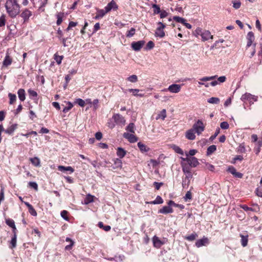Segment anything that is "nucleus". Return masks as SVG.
Segmentation results:
<instances>
[{
	"mask_svg": "<svg viewBox=\"0 0 262 262\" xmlns=\"http://www.w3.org/2000/svg\"><path fill=\"white\" fill-rule=\"evenodd\" d=\"M5 8L9 16L15 18L20 12V6L16 0H6Z\"/></svg>",
	"mask_w": 262,
	"mask_h": 262,
	"instance_id": "1",
	"label": "nucleus"
},
{
	"mask_svg": "<svg viewBox=\"0 0 262 262\" xmlns=\"http://www.w3.org/2000/svg\"><path fill=\"white\" fill-rule=\"evenodd\" d=\"M241 100L244 102L246 101H248L249 104L251 105L253 104L254 102L257 101L258 97L257 96L252 95L250 93H246L241 96Z\"/></svg>",
	"mask_w": 262,
	"mask_h": 262,
	"instance_id": "2",
	"label": "nucleus"
},
{
	"mask_svg": "<svg viewBox=\"0 0 262 262\" xmlns=\"http://www.w3.org/2000/svg\"><path fill=\"white\" fill-rule=\"evenodd\" d=\"M192 129L198 135H200L205 129L203 122L198 120L192 126Z\"/></svg>",
	"mask_w": 262,
	"mask_h": 262,
	"instance_id": "3",
	"label": "nucleus"
},
{
	"mask_svg": "<svg viewBox=\"0 0 262 262\" xmlns=\"http://www.w3.org/2000/svg\"><path fill=\"white\" fill-rule=\"evenodd\" d=\"M32 15V12L28 9H25L21 11L20 16L23 19L24 23L29 21V18Z\"/></svg>",
	"mask_w": 262,
	"mask_h": 262,
	"instance_id": "4",
	"label": "nucleus"
},
{
	"mask_svg": "<svg viewBox=\"0 0 262 262\" xmlns=\"http://www.w3.org/2000/svg\"><path fill=\"white\" fill-rule=\"evenodd\" d=\"M153 245L154 247L159 249L161 248V247L165 244V239L164 238L162 240H161L158 236L155 235L152 239Z\"/></svg>",
	"mask_w": 262,
	"mask_h": 262,
	"instance_id": "5",
	"label": "nucleus"
},
{
	"mask_svg": "<svg viewBox=\"0 0 262 262\" xmlns=\"http://www.w3.org/2000/svg\"><path fill=\"white\" fill-rule=\"evenodd\" d=\"M145 41L144 40H139L138 41H133L131 43L132 49L135 51H139L144 45Z\"/></svg>",
	"mask_w": 262,
	"mask_h": 262,
	"instance_id": "6",
	"label": "nucleus"
},
{
	"mask_svg": "<svg viewBox=\"0 0 262 262\" xmlns=\"http://www.w3.org/2000/svg\"><path fill=\"white\" fill-rule=\"evenodd\" d=\"M112 119L114 122L118 125H124L125 124V120L124 117L119 114L113 115Z\"/></svg>",
	"mask_w": 262,
	"mask_h": 262,
	"instance_id": "7",
	"label": "nucleus"
},
{
	"mask_svg": "<svg viewBox=\"0 0 262 262\" xmlns=\"http://www.w3.org/2000/svg\"><path fill=\"white\" fill-rule=\"evenodd\" d=\"M185 177L182 180V186L184 188H187L190 182L191 179L192 178V173H185Z\"/></svg>",
	"mask_w": 262,
	"mask_h": 262,
	"instance_id": "8",
	"label": "nucleus"
},
{
	"mask_svg": "<svg viewBox=\"0 0 262 262\" xmlns=\"http://www.w3.org/2000/svg\"><path fill=\"white\" fill-rule=\"evenodd\" d=\"M106 10V12H110L112 10H117L118 9V6L114 0H112L107 5L104 7Z\"/></svg>",
	"mask_w": 262,
	"mask_h": 262,
	"instance_id": "9",
	"label": "nucleus"
},
{
	"mask_svg": "<svg viewBox=\"0 0 262 262\" xmlns=\"http://www.w3.org/2000/svg\"><path fill=\"white\" fill-rule=\"evenodd\" d=\"M123 136L124 138L127 139L130 143H135L138 140V138L134 135L128 133H124Z\"/></svg>",
	"mask_w": 262,
	"mask_h": 262,
	"instance_id": "10",
	"label": "nucleus"
},
{
	"mask_svg": "<svg viewBox=\"0 0 262 262\" xmlns=\"http://www.w3.org/2000/svg\"><path fill=\"white\" fill-rule=\"evenodd\" d=\"M246 38L247 39V43L246 47L249 48L250 46H252V43L255 39L254 33L252 31L249 32L247 34Z\"/></svg>",
	"mask_w": 262,
	"mask_h": 262,
	"instance_id": "11",
	"label": "nucleus"
},
{
	"mask_svg": "<svg viewBox=\"0 0 262 262\" xmlns=\"http://www.w3.org/2000/svg\"><path fill=\"white\" fill-rule=\"evenodd\" d=\"M187 164L192 167H196L199 165V162L196 158L194 157H190L188 158Z\"/></svg>",
	"mask_w": 262,
	"mask_h": 262,
	"instance_id": "12",
	"label": "nucleus"
},
{
	"mask_svg": "<svg viewBox=\"0 0 262 262\" xmlns=\"http://www.w3.org/2000/svg\"><path fill=\"white\" fill-rule=\"evenodd\" d=\"M168 90L171 93H177L181 90V85L177 84H172L168 86Z\"/></svg>",
	"mask_w": 262,
	"mask_h": 262,
	"instance_id": "13",
	"label": "nucleus"
},
{
	"mask_svg": "<svg viewBox=\"0 0 262 262\" xmlns=\"http://www.w3.org/2000/svg\"><path fill=\"white\" fill-rule=\"evenodd\" d=\"M209 244V240L208 238L204 237L202 239H200L196 241L195 242V246L198 247H201L203 246H205Z\"/></svg>",
	"mask_w": 262,
	"mask_h": 262,
	"instance_id": "14",
	"label": "nucleus"
},
{
	"mask_svg": "<svg viewBox=\"0 0 262 262\" xmlns=\"http://www.w3.org/2000/svg\"><path fill=\"white\" fill-rule=\"evenodd\" d=\"M127 91L132 93L133 95L134 96L139 97H143L144 96V93H139L140 92H143V90H139V89H129L127 90Z\"/></svg>",
	"mask_w": 262,
	"mask_h": 262,
	"instance_id": "15",
	"label": "nucleus"
},
{
	"mask_svg": "<svg viewBox=\"0 0 262 262\" xmlns=\"http://www.w3.org/2000/svg\"><path fill=\"white\" fill-rule=\"evenodd\" d=\"M97 13L94 18L95 19H99L102 18L108 12H106V10L104 9H99L97 8Z\"/></svg>",
	"mask_w": 262,
	"mask_h": 262,
	"instance_id": "16",
	"label": "nucleus"
},
{
	"mask_svg": "<svg viewBox=\"0 0 262 262\" xmlns=\"http://www.w3.org/2000/svg\"><path fill=\"white\" fill-rule=\"evenodd\" d=\"M173 212V209L169 206H163L161 209H159L158 210L159 213H162V214H168V213H171Z\"/></svg>",
	"mask_w": 262,
	"mask_h": 262,
	"instance_id": "17",
	"label": "nucleus"
},
{
	"mask_svg": "<svg viewBox=\"0 0 262 262\" xmlns=\"http://www.w3.org/2000/svg\"><path fill=\"white\" fill-rule=\"evenodd\" d=\"M181 165L182 168V171L184 174L192 173L191 171V167L189 165L185 162H181Z\"/></svg>",
	"mask_w": 262,
	"mask_h": 262,
	"instance_id": "18",
	"label": "nucleus"
},
{
	"mask_svg": "<svg viewBox=\"0 0 262 262\" xmlns=\"http://www.w3.org/2000/svg\"><path fill=\"white\" fill-rule=\"evenodd\" d=\"M195 133H196L192 128L188 130L186 133V138L190 140H193L195 139Z\"/></svg>",
	"mask_w": 262,
	"mask_h": 262,
	"instance_id": "19",
	"label": "nucleus"
},
{
	"mask_svg": "<svg viewBox=\"0 0 262 262\" xmlns=\"http://www.w3.org/2000/svg\"><path fill=\"white\" fill-rule=\"evenodd\" d=\"M17 126L18 125L16 123L13 124L5 129V132L7 134L12 135L17 128Z\"/></svg>",
	"mask_w": 262,
	"mask_h": 262,
	"instance_id": "20",
	"label": "nucleus"
},
{
	"mask_svg": "<svg viewBox=\"0 0 262 262\" xmlns=\"http://www.w3.org/2000/svg\"><path fill=\"white\" fill-rule=\"evenodd\" d=\"M202 39L203 41L208 40L210 38H212L213 36L211 35L210 31L207 30H204L202 34Z\"/></svg>",
	"mask_w": 262,
	"mask_h": 262,
	"instance_id": "21",
	"label": "nucleus"
},
{
	"mask_svg": "<svg viewBox=\"0 0 262 262\" xmlns=\"http://www.w3.org/2000/svg\"><path fill=\"white\" fill-rule=\"evenodd\" d=\"M12 58L10 56L9 53H7L6 56L4 58V60H3V66L8 67L12 63Z\"/></svg>",
	"mask_w": 262,
	"mask_h": 262,
	"instance_id": "22",
	"label": "nucleus"
},
{
	"mask_svg": "<svg viewBox=\"0 0 262 262\" xmlns=\"http://www.w3.org/2000/svg\"><path fill=\"white\" fill-rule=\"evenodd\" d=\"M24 204L28 207L29 213L34 216L37 215V212L33 207L28 202H24Z\"/></svg>",
	"mask_w": 262,
	"mask_h": 262,
	"instance_id": "23",
	"label": "nucleus"
},
{
	"mask_svg": "<svg viewBox=\"0 0 262 262\" xmlns=\"http://www.w3.org/2000/svg\"><path fill=\"white\" fill-rule=\"evenodd\" d=\"M138 147H139L140 150L142 152H146L149 150L150 148L146 146L144 144L142 143L141 142H139L137 144Z\"/></svg>",
	"mask_w": 262,
	"mask_h": 262,
	"instance_id": "24",
	"label": "nucleus"
},
{
	"mask_svg": "<svg viewBox=\"0 0 262 262\" xmlns=\"http://www.w3.org/2000/svg\"><path fill=\"white\" fill-rule=\"evenodd\" d=\"M17 94L19 100L21 101H25L26 99V93L25 91L23 89H20L17 91Z\"/></svg>",
	"mask_w": 262,
	"mask_h": 262,
	"instance_id": "25",
	"label": "nucleus"
},
{
	"mask_svg": "<svg viewBox=\"0 0 262 262\" xmlns=\"http://www.w3.org/2000/svg\"><path fill=\"white\" fill-rule=\"evenodd\" d=\"M126 154V151L122 147H118L117 149V155L119 159L123 158Z\"/></svg>",
	"mask_w": 262,
	"mask_h": 262,
	"instance_id": "26",
	"label": "nucleus"
},
{
	"mask_svg": "<svg viewBox=\"0 0 262 262\" xmlns=\"http://www.w3.org/2000/svg\"><path fill=\"white\" fill-rule=\"evenodd\" d=\"M58 169L60 171H69L70 173H72L74 171V168H73L71 166H59L58 167Z\"/></svg>",
	"mask_w": 262,
	"mask_h": 262,
	"instance_id": "27",
	"label": "nucleus"
},
{
	"mask_svg": "<svg viewBox=\"0 0 262 262\" xmlns=\"http://www.w3.org/2000/svg\"><path fill=\"white\" fill-rule=\"evenodd\" d=\"M165 34L164 31V29H161L160 28H157L155 32V36L159 37L160 38H163L165 36Z\"/></svg>",
	"mask_w": 262,
	"mask_h": 262,
	"instance_id": "28",
	"label": "nucleus"
},
{
	"mask_svg": "<svg viewBox=\"0 0 262 262\" xmlns=\"http://www.w3.org/2000/svg\"><path fill=\"white\" fill-rule=\"evenodd\" d=\"M114 166H113L114 169H116V168L122 167V162L121 160H120V159H119V158L115 159L114 160Z\"/></svg>",
	"mask_w": 262,
	"mask_h": 262,
	"instance_id": "29",
	"label": "nucleus"
},
{
	"mask_svg": "<svg viewBox=\"0 0 262 262\" xmlns=\"http://www.w3.org/2000/svg\"><path fill=\"white\" fill-rule=\"evenodd\" d=\"M31 163L35 166H39L40 165V161L38 158L34 157L30 159Z\"/></svg>",
	"mask_w": 262,
	"mask_h": 262,
	"instance_id": "30",
	"label": "nucleus"
},
{
	"mask_svg": "<svg viewBox=\"0 0 262 262\" xmlns=\"http://www.w3.org/2000/svg\"><path fill=\"white\" fill-rule=\"evenodd\" d=\"M163 203V200L162 199V198L160 196L158 195L154 201L148 202V203L150 204H155H155H162Z\"/></svg>",
	"mask_w": 262,
	"mask_h": 262,
	"instance_id": "31",
	"label": "nucleus"
},
{
	"mask_svg": "<svg viewBox=\"0 0 262 262\" xmlns=\"http://www.w3.org/2000/svg\"><path fill=\"white\" fill-rule=\"evenodd\" d=\"M94 195L90 194H87L84 199V204L87 205L93 202L94 201Z\"/></svg>",
	"mask_w": 262,
	"mask_h": 262,
	"instance_id": "32",
	"label": "nucleus"
},
{
	"mask_svg": "<svg viewBox=\"0 0 262 262\" xmlns=\"http://www.w3.org/2000/svg\"><path fill=\"white\" fill-rule=\"evenodd\" d=\"M216 150V146L214 145H212L209 146L207 149V155L209 156L211 155Z\"/></svg>",
	"mask_w": 262,
	"mask_h": 262,
	"instance_id": "33",
	"label": "nucleus"
},
{
	"mask_svg": "<svg viewBox=\"0 0 262 262\" xmlns=\"http://www.w3.org/2000/svg\"><path fill=\"white\" fill-rule=\"evenodd\" d=\"M166 117V111L165 109H163L158 114V115L156 117V119L158 120V119L161 118L163 120L165 119Z\"/></svg>",
	"mask_w": 262,
	"mask_h": 262,
	"instance_id": "34",
	"label": "nucleus"
},
{
	"mask_svg": "<svg viewBox=\"0 0 262 262\" xmlns=\"http://www.w3.org/2000/svg\"><path fill=\"white\" fill-rule=\"evenodd\" d=\"M207 102L209 103L217 104L220 102V99L217 97H211L207 99Z\"/></svg>",
	"mask_w": 262,
	"mask_h": 262,
	"instance_id": "35",
	"label": "nucleus"
},
{
	"mask_svg": "<svg viewBox=\"0 0 262 262\" xmlns=\"http://www.w3.org/2000/svg\"><path fill=\"white\" fill-rule=\"evenodd\" d=\"M171 147L176 153L179 154L181 155H184V152L183 150L178 146L176 145H172Z\"/></svg>",
	"mask_w": 262,
	"mask_h": 262,
	"instance_id": "36",
	"label": "nucleus"
},
{
	"mask_svg": "<svg viewBox=\"0 0 262 262\" xmlns=\"http://www.w3.org/2000/svg\"><path fill=\"white\" fill-rule=\"evenodd\" d=\"M66 242H69L70 243V245H68L66 246L65 250H70L72 249L73 246L74 245V242L73 240H72L70 237H66Z\"/></svg>",
	"mask_w": 262,
	"mask_h": 262,
	"instance_id": "37",
	"label": "nucleus"
},
{
	"mask_svg": "<svg viewBox=\"0 0 262 262\" xmlns=\"http://www.w3.org/2000/svg\"><path fill=\"white\" fill-rule=\"evenodd\" d=\"M198 237V234L194 232L190 235L186 236L185 239L188 241H193Z\"/></svg>",
	"mask_w": 262,
	"mask_h": 262,
	"instance_id": "38",
	"label": "nucleus"
},
{
	"mask_svg": "<svg viewBox=\"0 0 262 262\" xmlns=\"http://www.w3.org/2000/svg\"><path fill=\"white\" fill-rule=\"evenodd\" d=\"M151 7L153 8V12L154 14H160L161 10L159 5L154 4L152 5Z\"/></svg>",
	"mask_w": 262,
	"mask_h": 262,
	"instance_id": "39",
	"label": "nucleus"
},
{
	"mask_svg": "<svg viewBox=\"0 0 262 262\" xmlns=\"http://www.w3.org/2000/svg\"><path fill=\"white\" fill-rule=\"evenodd\" d=\"M135 126L133 123H130L126 126V130L131 133H135Z\"/></svg>",
	"mask_w": 262,
	"mask_h": 262,
	"instance_id": "40",
	"label": "nucleus"
},
{
	"mask_svg": "<svg viewBox=\"0 0 262 262\" xmlns=\"http://www.w3.org/2000/svg\"><path fill=\"white\" fill-rule=\"evenodd\" d=\"M99 228L103 229L105 231H108L111 230V227L109 225H104L102 222H99L98 224Z\"/></svg>",
	"mask_w": 262,
	"mask_h": 262,
	"instance_id": "41",
	"label": "nucleus"
},
{
	"mask_svg": "<svg viewBox=\"0 0 262 262\" xmlns=\"http://www.w3.org/2000/svg\"><path fill=\"white\" fill-rule=\"evenodd\" d=\"M63 58V56L62 55H58L57 53H55L54 55V59L58 64H61Z\"/></svg>",
	"mask_w": 262,
	"mask_h": 262,
	"instance_id": "42",
	"label": "nucleus"
},
{
	"mask_svg": "<svg viewBox=\"0 0 262 262\" xmlns=\"http://www.w3.org/2000/svg\"><path fill=\"white\" fill-rule=\"evenodd\" d=\"M16 239H17V235H13V237H12L11 242H10L11 245L9 247L11 249H13L16 247Z\"/></svg>",
	"mask_w": 262,
	"mask_h": 262,
	"instance_id": "43",
	"label": "nucleus"
},
{
	"mask_svg": "<svg viewBox=\"0 0 262 262\" xmlns=\"http://www.w3.org/2000/svg\"><path fill=\"white\" fill-rule=\"evenodd\" d=\"M63 16V13H58L56 14V17H57V21L56 24L57 25H60L62 21V17Z\"/></svg>",
	"mask_w": 262,
	"mask_h": 262,
	"instance_id": "44",
	"label": "nucleus"
},
{
	"mask_svg": "<svg viewBox=\"0 0 262 262\" xmlns=\"http://www.w3.org/2000/svg\"><path fill=\"white\" fill-rule=\"evenodd\" d=\"M241 244L243 247H246L248 244V236H244L241 235Z\"/></svg>",
	"mask_w": 262,
	"mask_h": 262,
	"instance_id": "45",
	"label": "nucleus"
},
{
	"mask_svg": "<svg viewBox=\"0 0 262 262\" xmlns=\"http://www.w3.org/2000/svg\"><path fill=\"white\" fill-rule=\"evenodd\" d=\"M172 19H173V20H174L177 23H181L182 24H184V23L185 21V20H186L185 18H184L183 17H181L178 16H173Z\"/></svg>",
	"mask_w": 262,
	"mask_h": 262,
	"instance_id": "46",
	"label": "nucleus"
},
{
	"mask_svg": "<svg viewBox=\"0 0 262 262\" xmlns=\"http://www.w3.org/2000/svg\"><path fill=\"white\" fill-rule=\"evenodd\" d=\"M6 15L5 14H2L0 17V27H4L6 25Z\"/></svg>",
	"mask_w": 262,
	"mask_h": 262,
	"instance_id": "47",
	"label": "nucleus"
},
{
	"mask_svg": "<svg viewBox=\"0 0 262 262\" xmlns=\"http://www.w3.org/2000/svg\"><path fill=\"white\" fill-rule=\"evenodd\" d=\"M233 7L235 9H238L241 7V3L239 0H234L232 1Z\"/></svg>",
	"mask_w": 262,
	"mask_h": 262,
	"instance_id": "48",
	"label": "nucleus"
},
{
	"mask_svg": "<svg viewBox=\"0 0 262 262\" xmlns=\"http://www.w3.org/2000/svg\"><path fill=\"white\" fill-rule=\"evenodd\" d=\"M217 77V75L212 76H209V77H204L202 78H201L200 80L201 81H207L211 80H213L215 79Z\"/></svg>",
	"mask_w": 262,
	"mask_h": 262,
	"instance_id": "49",
	"label": "nucleus"
},
{
	"mask_svg": "<svg viewBox=\"0 0 262 262\" xmlns=\"http://www.w3.org/2000/svg\"><path fill=\"white\" fill-rule=\"evenodd\" d=\"M136 32V30L134 28H132L129 31H128L126 33V36L127 37H131L134 35Z\"/></svg>",
	"mask_w": 262,
	"mask_h": 262,
	"instance_id": "50",
	"label": "nucleus"
},
{
	"mask_svg": "<svg viewBox=\"0 0 262 262\" xmlns=\"http://www.w3.org/2000/svg\"><path fill=\"white\" fill-rule=\"evenodd\" d=\"M8 96L9 97V99H10V101H9V103L10 104H12L16 100V96L15 94H12V93H9L8 94Z\"/></svg>",
	"mask_w": 262,
	"mask_h": 262,
	"instance_id": "51",
	"label": "nucleus"
},
{
	"mask_svg": "<svg viewBox=\"0 0 262 262\" xmlns=\"http://www.w3.org/2000/svg\"><path fill=\"white\" fill-rule=\"evenodd\" d=\"M73 106V104L71 102H68V106H66L63 108L62 112L63 113H67L68 111H69Z\"/></svg>",
	"mask_w": 262,
	"mask_h": 262,
	"instance_id": "52",
	"label": "nucleus"
},
{
	"mask_svg": "<svg viewBox=\"0 0 262 262\" xmlns=\"http://www.w3.org/2000/svg\"><path fill=\"white\" fill-rule=\"evenodd\" d=\"M192 199V193L190 191H188L184 196V200L185 202Z\"/></svg>",
	"mask_w": 262,
	"mask_h": 262,
	"instance_id": "53",
	"label": "nucleus"
},
{
	"mask_svg": "<svg viewBox=\"0 0 262 262\" xmlns=\"http://www.w3.org/2000/svg\"><path fill=\"white\" fill-rule=\"evenodd\" d=\"M127 80L131 82L135 83L138 81V77L136 75H132L127 78Z\"/></svg>",
	"mask_w": 262,
	"mask_h": 262,
	"instance_id": "54",
	"label": "nucleus"
},
{
	"mask_svg": "<svg viewBox=\"0 0 262 262\" xmlns=\"http://www.w3.org/2000/svg\"><path fill=\"white\" fill-rule=\"evenodd\" d=\"M220 129L219 128H217L215 130L214 134L210 137V141H212L214 139H215L217 136L220 134Z\"/></svg>",
	"mask_w": 262,
	"mask_h": 262,
	"instance_id": "55",
	"label": "nucleus"
},
{
	"mask_svg": "<svg viewBox=\"0 0 262 262\" xmlns=\"http://www.w3.org/2000/svg\"><path fill=\"white\" fill-rule=\"evenodd\" d=\"M28 93L30 97H37L38 95H37V92L32 89H29L28 90Z\"/></svg>",
	"mask_w": 262,
	"mask_h": 262,
	"instance_id": "56",
	"label": "nucleus"
},
{
	"mask_svg": "<svg viewBox=\"0 0 262 262\" xmlns=\"http://www.w3.org/2000/svg\"><path fill=\"white\" fill-rule=\"evenodd\" d=\"M6 223L8 226H9L11 228L15 226L14 221L11 219H7L6 220Z\"/></svg>",
	"mask_w": 262,
	"mask_h": 262,
	"instance_id": "57",
	"label": "nucleus"
},
{
	"mask_svg": "<svg viewBox=\"0 0 262 262\" xmlns=\"http://www.w3.org/2000/svg\"><path fill=\"white\" fill-rule=\"evenodd\" d=\"M154 46L155 44L154 42L152 41H149L146 46L145 49L146 50H151L154 47Z\"/></svg>",
	"mask_w": 262,
	"mask_h": 262,
	"instance_id": "58",
	"label": "nucleus"
},
{
	"mask_svg": "<svg viewBox=\"0 0 262 262\" xmlns=\"http://www.w3.org/2000/svg\"><path fill=\"white\" fill-rule=\"evenodd\" d=\"M220 126L222 129H227L229 127V125L227 122L224 121L221 123Z\"/></svg>",
	"mask_w": 262,
	"mask_h": 262,
	"instance_id": "59",
	"label": "nucleus"
},
{
	"mask_svg": "<svg viewBox=\"0 0 262 262\" xmlns=\"http://www.w3.org/2000/svg\"><path fill=\"white\" fill-rule=\"evenodd\" d=\"M75 103H77L79 106L83 107L85 105V101L81 98L76 99Z\"/></svg>",
	"mask_w": 262,
	"mask_h": 262,
	"instance_id": "60",
	"label": "nucleus"
},
{
	"mask_svg": "<svg viewBox=\"0 0 262 262\" xmlns=\"http://www.w3.org/2000/svg\"><path fill=\"white\" fill-rule=\"evenodd\" d=\"M238 151L240 153H244L246 152V148L243 143L241 144L238 147Z\"/></svg>",
	"mask_w": 262,
	"mask_h": 262,
	"instance_id": "61",
	"label": "nucleus"
},
{
	"mask_svg": "<svg viewBox=\"0 0 262 262\" xmlns=\"http://www.w3.org/2000/svg\"><path fill=\"white\" fill-rule=\"evenodd\" d=\"M203 31L204 30H203L201 28H198L195 30L194 34L196 36H198L199 35L202 36V34L203 33Z\"/></svg>",
	"mask_w": 262,
	"mask_h": 262,
	"instance_id": "62",
	"label": "nucleus"
},
{
	"mask_svg": "<svg viewBox=\"0 0 262 262\" xmlns=\"http://www.w3.org/2000/svg\"><path fill=\"white\" fill-rule=\"evenodd\" d=\"M169 13L164 10L161 11L160 13V17L161 18H164L168 16Z\"/></svg>",
	"mask_w": 262,
	"mask_h": 262,
	"instance_id": "63",
	"label": "nucleus"
},
{
	"mask_svg": "<svg viewBox=\"0 0 262 262\" xmlns=\"http://www.w3.org/2000/svg\"><path fill=\"white\" fill-rule=\"evenodd\" d=\"M67 214H68V211L66 210H62L60 213V215H61V217L66 221L69 220V218L67 216Z\"/></svg>",
	"mask_w": 262,
	"mask_h": 262,
	"instance_id": "64",
	"label": "nucleus"
}]
</instances>
